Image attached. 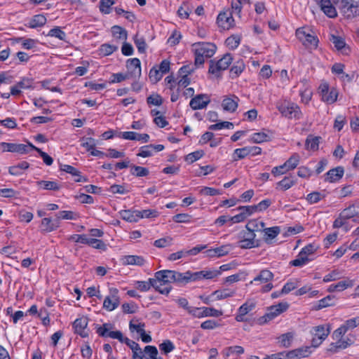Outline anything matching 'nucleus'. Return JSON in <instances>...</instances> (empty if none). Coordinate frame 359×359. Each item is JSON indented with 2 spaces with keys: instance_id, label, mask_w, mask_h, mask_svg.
<instances>
[{
  "instance_id": "1",
  "label": "nucleus",
  "mask_w": 359,
  "mask_h": 359,
  "mask_svg": "<svg viewBox=\"0 0 359 359\" xmlns=\"http://www.w3.org/2000/svg\"><path fill=\"white\" fill-rule=\"evenodd\" d=\"M276 107L280 115L286 118L299 120L303 117L300 107L290 100H280L276 103Z\"/></svg>"
},
{
  "instance_id": "2",
  "label": "nucleus",
  "mask_w": 359,
  "mask_h": 359,
  "mask_svg": "<svg viewBox=\"0 0 359 359\" xmlns=\"http://www.w3.org/2000/svg\"><path fill=\"white\" fill-rule=\"evenodd\" d=\"M216 49V46L212 43L198 42L192 44V50L195 54V64L202 65L205 59L214 55Z\"/></svg>"
},
{
  "instance_id": "3",
  "label": "nucleus",
  "mask_w": 359,
  "mask_h": 359,
  "mask_svg": "<svg viewBox=\"0 0 359 359\" xmlns=\"http://www.w3.org/2000/svg\"><path fill=\"white\" fill-rule=\"evenodd\" d=\"M273 273L267 269H263L262 270L259 274H257L253 280H252L249 284L252 285H261V284H265L261 289L262 292H269L273 287V285L271 283V280L273 279Z\"/></svg>"
},
{
  "instance_id": "4",
  "label": "nucleus",
  "mask_w": 359,
  "mask_h": 359,
  "mask_svg": "<svg viewBox=\"0 0 359 359\" xmlns=\"http://www.w3.org/2000/svg\"><path fill=\"white\" fill-rule=\"evenodd\" d=\"M296 36L306 46L316 48L318 45L317 36L309 27H304L297 29Z\"/></svg>"
},
{
  "instance_id": "5",
  "label": "nucleus",
  "mask_w": 359,
  "mask_h": 359,
  "mask_svg": "<svg viewBox=\"0 0 359 359\" xmlns=\"http://www.w3.org/2000/svg\"><path fill=\"white\" fill-rule=\"evenodd\" d=\"M330 333V326L328 324L313 327L311 330L312 346L316 348L327 337Z\"/></svg>"
},
{
  "instance_id": "6",
  "label": "nucleus",
  "mask_w": 359,
  "mask_h": 359,
  "mask_svg": "<svg viewBox=\"0 0 359 359\" xmlns=\"http://www.w3.org/2000/svg\"><path fill=\"white\" fill-rule=\"evenodd\" d=\"M357 214L358 212L356 211L355 207L354 205H350L341 212L339 217L334 220L333 223V227H344L345 231H348L349 229L346 226L347 220L355 217Z\"/></svg>"
},
{
  "instance_id": "7",
  "label": "nucleus",
  "mask_w": 359,
  "mask_h": 359,
  "mask_svg": "<svg viewBox=\"0 0 359 359\" xmlns=\"http://www.w3.org/2000/svg\"><path fill=\"white\" fill-rule=\"evenodd\" d=\"M318 93L320 95L321 100L327 104H333L337 100L338 90L334 87L330 86L326 82H323L320 85Z\"/></svg>"
},
{
  "instance_id": "8",
  "label": "nucleus",
  "mask_w": 359,
  "mask_h": 359,
  "mask_svg": "<svg viewBox=\"0 0 359 359\" xmlns=\"http://www.w3.org/2000/svg\"><path fill=\"white\" fill-rule=\"evenodd\" d=\"M189 314L194 318H203L205 317H219L223 313L222 311L211 307H194L189 310Z\"/></svg>"
},
{
  "instance_id": "9",
  "label": "nucleus",
  "mask_w": 359,
  "mask_h": 359,
  "mask_svg": "<svg viewBox=\"0 0 359 359\" xmlns=\"http://www.w3.org/2000/svg\"><path fill=\"white\" fill-rule=\"evenodd\" d=\"M120 304V297L118 290L115 287H111L109 290V294L105 297L103 302V308L107 311L115 310Z\"/></svg>"
},
{
  "instance_id": "10",
  "label": "nucleus",
  "mask_w": 359,
  "mask_h": 359,
  "mask_svg": "<svg viewBox=\"0 0 359 359\" xmlns=\"http://www.w3.org/2000/svg\"><path fill=\"white\" fill-rule=\"evenodd\" d=\"M232 60L233 58L231 54H225L216 63H211L209 67V72L212 74H217L219 71L226 69L231 65Z\"/></svg>"
},
{
  "instance_id": "11",
  "label": "nucleus",
  "mask_w": 359,
  "mask_h": 359,
  "mask_svg": "<svg viewBox=\"0 0 359 359\" xmlns=\"http://www.w3.org/2000/svg\"><path fill=\"white\" fill-rule=\"evenodd\" d=\"M29 143L26 145L23 144H15L8 142L0 143V151L2 152H14L19 154L28 153L29 151Z\"/></svg>"
},
{
  "instance_id": "12",
  "label": "nucleus",
  "mask_w": 359,
  "mask_h": 359,
  "mask_svg": "<svg viewBox=\"0 0 359 359\" xmlns=\"http://www.w3.org/2000/svg\"><path fill=\"white\" fill-rule=\"evenodd\" d=\"M289 307L287 302H280L276 305L271 306L267 309V311L264 315L265 320H271L283 312L286 311Z\"/></svg>"
},
{
  "instance_id": "13",
  "label": "nucleus",
  "mask_w": 359,
  "mask_h": 359,
  "mask_svg": "<svg viewBox=\"0 0 359 359\" xmlns=\"http://www.w3.org/2000/svg\"><path fill=\"white\" fill-rule=\"evenodd\" d=\"M240 99L235 95H229L223 97L222 107L224 111L233 113L238 108Z\"/></svg>"
},
{
  "instance_id": "14",
  "label": "nucleus",
  "mask_w": 359,
  "mask_h": 359,
  "mask_svg": "<svg viewBox=\"0 0 359 359\" xmlns=\"http://www.w3.org/2000/svg\"><path fill=\"white\" fill-rule=\"evenodd\" d=\"M164 149L163 144H148L141 147L137 156L147 158L154 156L156 152L161 151Z\"/></svg>"
},
{
  "instance_id": "15",
  "label": "nucleus",
  "mask_w": 359,
  "mask_h": 359,
  "mask_svg": "<svg viewBox=\"0 0 359 359\" xmlns=\"http://www.w3.org/2000/svg\"><path fill=\"white\" fill-rule=\"evenodd\" d=\"M210 99L206 94L198 95L193 97L189 103L194 110L204 109L210 103Z\"/></svg>"
},
{
  "instance_id": "16",
  "label": "nucleus",
  "mask_w": 359,
  "mask_h": 359,
  "mask_svg": "<svg viewBox=\"0 0 359 359\" xmlns=\"http://www.w3.org/2000/svg\"><path fill=\"white\" fill-rule=\"evenodd\" d=\"M359 325V316L347 320L342 325L335 330V336L339 337L345 334L348 330H352Z\"/></svg>"
},
{
  "instance_id": "17",
  "label": "nucleus",
  "mask_w": 359,
  "mask_h": 359,
  "mask_svg": "<svg viewBox=\"0 0 359 359\" xmlns=\"http://www.w3.org/2000/svg\"><path fill=\"white\" fill-rule=\"evenodd\" d=\"M217 23L224 29H229L233 26L234 20L232 13L228 12L220 13L217 17Z\"/></svg>"
},
{
  "instance_id": "18",
  "label": "nucleus",
  "mask_w": 359,
  "mask_h": 359,
  "mask_svg": "<svg viewBox=\"0 0 359 359\" xmlns=\"http://www.w3.org/2000/svg\"><path fill=\"white\" fill-rule=\"evenodd\" d=\"M344 334H341L340 337H337L335 336V330L332 334V338L336 341L335 343L330 344V351H336L337 349L341 348L344 349L352 344V341L349 339H343Z\"/></svg>"
},
{
  "instance_id": "19",
  "label": "nucleus",
  "mask_w": 359,
  "mask_h": 359,
  "mask_svg": "<svg viewBox=\"0 0 359 359\" xmlns=\"http://www.w3.org/2000/svg\"><path fill=\"white\" fill-rule=\"evenodd\" d=\"M311 347H300L287 352L289 359H299L308 357L311 353Z\"/></svg>"
},
{
  "instance_id": "20",
  "label": "nucleus",
  "mask_w": 359,
  "mask_h": 359,
  "mask_svg": "<svg viewBox=\"0 0 359 359\" xmlns=\"http://www.w3.org/2000/svg\"><path fill=\"white\" fill-rule=\"evenodd\" d=\"M330 41L334 44L335 48L342 54L348 55L350 52L349 47L346 44L344 39L335 35H331Z\"/></svg>"
},
{
  "instance_id": "21",
  "label": "nucleus",
  "mask_w": 359,
  "mask_h": 359,
  "mask_svg": "<svg viewBox=\"0 0 359 359\" xmlns=\"http://www.w3.org/2000/svg\"><path fill=\"white\" fill-rule=\"evenodd\" d=\"M88 325V319L86 317L79 318L74 322V328L75 332L81 335L82 337L88 336L86 327Z\"/></svg>"
},
{
  "instance_id": "22",
  "label": "nucleus",
  "mask_w": 359,
  "mask_h": 359,
  "mask_svg": "<svg viewBox=\"0 0 359 359\" xmlns=\"http://www.w3.org/2000/svg\"><path fill=\"white\" fill-rule=\"evenodd\" d=\"M353 285H354V281L351 279L347 278L346 280L339 281L336 284H332V285H329V287L327 288V291L329 292H341L348 287H353Z\"/></svg>"
},
{
  "instance_id": "23",
  "label": "nucleus",
  "mask_w": 359,
  "mask_h": 359,
  "mask_svg": "<svg viewBox=\"0 0 359 359\" xmlns=\"http://www.w3.org/2000/svg\"><path fill=\"white\" fill-rule=\"evenodd\" d=\"M140 60L137 58L128 59L126 62V67L130 74L135 76L141 75Z\"/></svg>"
},
{
  "instance_id": "24",
  "label": "nucleus",
  "mask_w": 359,
  "mask_h": 359,
  "mask_svg": "<svg viewBox=\"0 0 359 359\" xmlns=\"http://www.w3.org/2000/svg\"><path fill=\"white\" fill-rule=\"evenodd\" d=\"M233 249V247L230 244L224 245L214 249H210L207 250L206 253L209 257H222L224 256Z\"/></svg>"
},
{
  "instance_id": "25",
  "label": "nucleus",
  "mask_w": 359,
  "mask_h": 359,
  "mask_svg": "<svg viewBox=\"0 0 359 359\" xmlns=\"http://www.w3.org/2000/svg\"><path fill=\"white\" fill-rule=\"evenodd\" d=\"M255 307V304L251 303L248 304V302L241 305L237 311V314L236 316V320L238 322H244L247 320L245 316L252 311Z\"/></svg>"
},
{
  "instance_id": "26",
  "label": "nucleus",
  "mask_w": 359,
  "mask_h": 359,
  "mask_svg": "<svg viewBox=\"0 0 359 359\" xmlns=\"http://www.w3.org/2000/svg\"><path fill=\"white\" fill-rule=\"evenodd\" d=\"M344 172V170L342 167H337L326 173L325 180L329 182H337L343 177Z\"/></svg>"
},
{
  "instance_id": "27",
  "label": "nucleus",
  "mask_w": 359,
  "mask_h": 359,
  "mask_svg": "<svg viewBox=\"0 0 359 359\" xmlns=\"http://www.w3.org/2000/svg\"><path fill=\"white\" fill-rule=\"evenodd\" d=\"M173 277V271L171 270H162L155 273V278L166 285H170L171 283H174Z\"/></svg>"
},
{
  "instance_id": "28",
  "label": "nucleus",
  "mask_w": 359,
  "mask_h": 359,
  "mask_svg": "<svg viewBox=\"0 0 359 359\" xmlns=\"http://www.w3.org/2000/svg\"><path fill=\"white\" fill-rule=\"evenodd\" d=\"M46 22L47 19L45 15L38 14L31 18L26 25L29 28L36 29L43 27L46 25Z\"/></svg>"
},
{
  "instance_id": "29",
  "label": "nucleus",
  "mask_w": 359,
  "mask_h": 359,
  "mask_svg": "<svg viewBox=\"0 0 359 359\" xmlns=\"http://www.w3.org/2000/svg\"><path fill=\"white\" fill-rule=\"evenodd\" d=\"M320 7L329 18H335L337 15V11L330 0H321Z\"/></svg>"
},
{
  "instance_id": "30",
  "label": "nucleus",
  "mask_w": 359,
  "mask_h": 359,
  "mask_svg": "<svg viewBox=\"0 0 359 359\" xmlns=\"http://www.w3.org/2000/svg\"><path fill=\"white\" fill-rule=\"evenodd\" d=\"M60 169L62 171L69 173L72 176L75 177L74 180L76 182H86L87 181V179L85 177L81 176L80 175V172L72 165L62 164L60 165Z\"/></svg>"
},
{
  "instance_id": "31",
  "label": "nucleus",
  "mask_w": 359,
  "mask_h": 359,
  "mask_svg": "<svg viewBox=\"0 0 359 359\" xmlns=\"http://www.w3.org/2000/svg\"><path fill=\"white\" fill-rule=\"evenodd\" d=\"M120 217L128 222H136L138 221L137 210H124L119 212Z\"/></svg>"
},
{
  "instance_id": "32",
  "label": "nucleus",
  "mask_w": 359,
  "mask_h": 359,
  "mask_svg": "<svg viewBox=\"0 0 359 359\" xmlns=\"http://www.w3.org/2000/svg\"><path fill=\"white\" fill-rule=\"evenodd\" d=\"M123 264L125 265H137L144 264V260L142 257L137 255H126L122 258Z\"/></svg>"
},
{
  "instance_id": "33",
  "label": "nucleus",
  "mask_w": 359,
  "mask_h": 359,
  "mask_svg": "<svg viewBox=\"0 0 359 359\" xmlns=\"http://www.w3.org/2000/svg\"><path fill=\"white\" fill-rule=\"evenodd\" d=\"M151 283H152V287L163 294H168L171 290L170 285L163 284V282L156 278H151Z\"/></svg>"
},
{
  "instance_id": "34",
  "label": "nucleus",
  "mask_w": 359,
  "mask_h": 359,
  "mask_svg": "<svg viewBox=\"0 0 359 359\" xmlns=\"http://www.w3.org/2000/svg\"><path fill=\"white\" fill-rule=\"evenodd\" d=\"M236 291L229 288L218 290L213 292L215 300H222L229 297H232L235 295Z\"/></svg>"
},
{
  "instance_id": "35",
  "label": "nucleus",
  "mask_w": 359,
  "mask_h": 359,
  "mask_svg": "<svg viewBox=\"0 0 359 359\" xmlns=\"http://www.w3.org/2000/svg\"><path fill=\"white\" fill-rule=\"evenodd\" d=\"M29 168V163L26 161H22L18 164L11 166L8 169V172L11 175L18 176L23 174L24 170Z\"/></svg>"
},
{
  "instance_id": "36",
  "label": "nucleus",
  "mask_w": 359,
  "mask_h": 359,
  "mask_svg": "<svg viewBox=\"0 0 359 359\" xmlns=\"http://www.w3.org/2000/svg\"><path fill=\"white\" fill-rule=\"evenodd\" d=\"M296 184V181L292 176L285 177L281 181L278 182L276 184V189H280L283 191H286L290 189Z\"/></svg>"
},
{
  "instance_id": "37",
  "label": "nucleus",
  "mask_w": 359,
  "mask_h": 359,
  "mask_svg": "<svg viewBox=\"0 0 359 359\" xmlns=\"http://www.w3.org/2000/svg\"><path fill=\"white\" fill-rule=\"evenodd\" d=\"M57 227L58 225L54 224L50 218L45 217L41 220V231L43 233L51 232L55 230Z\"/></svg>"
},
{
  "instance_id": "38",
  "label": "nucleus",
  "mask_w": 359,
  "mask_h": 359,
  "mask_svg": "<svg viewBox=\"0 0 359 359\" xmlns=\"http://www.w3.org/2000/svg\"><path fill=\"white\" fill-rule=\"evenodd\" d=\"M299 161L300 156L298 154L294 153L283 163L284 167H285L288 171L292 170L297 167L299 163Z\"/></svg>"
},
{
  "instance_id": "39",
  "label": "nucleus",
  "mask_w": 359,
  "mask_h": 359,
  "mask_svg": "<svg viewBox=\"0 0 359 359\" xmlns=\"http://www.w3.org/2000/svg\"><path fill=\"white\" fill-rule=\"evenodd\" d=\"M270 140V135L265 132L253 133L250 137V141L253 143L260 144Z\"/></svg>"
},
{
  "instance_id": "40",
  "label": "nucleus",
  "mask_w": 359,
  "mask_h": 359,
  "mask_svg": "<svg viewBox=\"0 0 359 359\" xmlns=\"http://www.w3.org/2000/svg\"><path fill=\"white\" fill-rule=\"evenodd\" d=\"M111 32L114 38L122 41L127 39V32L121 27L117 25L113 26L111 27Z\"/></svg>"
},
{
  "instance_id": "41",
  "label": "nucleus",
  "mask_w": 359,
  "mask_h": 359,
  "mask_svg": "<svg viewBox=\"0 0 359 359\" xmlns=\"http://www.w3.org/2000/svg\"><path fill=\"white\" fill-rule=\"evenodd\" d=\"M47 36L49 37H54L62 41H65L67 37L66 33L62 31L60 27H55L51 29L47 34Z\"/></svg>"
},
{
  "instance_id": "42",
  "label": "nucleus",
  "mask_w": 359,
  "mask_h": 359,
  "mask_svg": "<svg viewBox=\"0 0 359 359\" xmlns=\"http://www.w3.org/2000/svg\"><path fill=\"white\" fill-rule=\"evenodd\" d=\"M29 149L36 151L40 156L42 158L43 163L47 165H51L53 163V159L46 152L42 151L40 149L36 147L32 144L29 143Z\"/></svg>"
},
{
  "instance_id": "43",
  "label": "nucleus",
  "mask_w": 359,
  "mask_h": 359,
  "mask_svg": "<svg viewBox=\"0 0 359 359\" xmlns=\"http://www.w3.org/2000/svg\"><path fill=\"white\" fill-rule=\"evenodd\" d=\"M320 137L309 136L306 140V148L309 150L316 151L318 149Z\"/></svg>"
},
{
  "instance_id": "44",
  "label": "nucleus",
  "mask_w": 359,
  "mask_h": 359,
  "mask_svg": "<svg viewBox=\"0 0 359 359\" xmlns=\"http://www.w3.org/2000/svg\"><path fill=\"white\" fill-rule=\"evenodd\" d=\"M310 261H311V259L305 257L299 252L297 258L290 262V264L294 266L302 267L307 264Z\"/></svg>"
},
{
  "instance_id": "45",
  "label": "nucleus",
  "mask_w": 359,
  "mask_h": 359,
  "mask_svg": "<svg viewBox=\"0 0 359 359\" xmlns=\"http://www.w3.org/2000/svg\"><path fill=\"white\" fill-rule=\"evenodd\" d=\"M241 43V37L238 35H232L228 37L225 41L226 46L229 48L236 49Z\"/></svg>"
},
{
  "instance_id": "46",
  "label": "nucleus",
  "mask_w": 359,
  "mask_h": 359,
  "mask_svg": "<svg viewBox=\"0 0 359 359\" xmlns=\"http://www.w3.org/2000/svg\"><path fill=\"white\" fill-rule=\"evenodd\" d=\"M158 215V211L152 209L137 210L138 220L143 218H154Z\"/></svg>"
},
{
  "instance_id": "47",
  "label": "nucleus",
  "mask_w": 359,
  "mask_h": 359,
  "mask_svg": "<svg viewBox=\"0 0 359 359\" xmlns=\"http://www.w3.org/2000/svg\"><path fill=\"white\" fill-rule=\"evenodd\" d=\"M294 338V334L292 332H287L281 334L279 337V343L284 347H289Z\"/></svg>"
},
{
  "instance_id": "48",
  "label": "nucleus",
  "mask_w": 359,
  "mask_h": 359,
  "mask_svg": "<svg viewBox=\"0 0 359 359\" xmlns=\"http://www.w3.org/2000/svg\"><path fill=\"white\" fill-rule=\"evenodd\" d=\"M245 65L243 61L236 62L231 69L230 73L232 78L238 76L244 70Z\"/></svg>"
},
{
  "instance_id": "49",
  "label": "nucleus",
  "mask_w": 359,
  "mask_h": 359,
  "mask_svg": "<svg viewBox=\"0 0 359 359\" xmlns=\"http://www.w3.org/2000/svg\"><path fill=\"white\" fill-rule=\"evenodd\" d=\"M325 197V195L323 193L318 192V191H314L312 193H310L306 196V201L310 204H314L318 202H319L320 200L324 198Z\"/></svg>"
},
{
  "instance_id": "50",
  "label": "nucleus",
  "mask_w": 359,
  "mask_h": 359,
  "mask_svg": "<svg viewBox=\"0 0 359 359\" xmlns=\"http://www.w3.org/2000/svg\"><path fill=\"white\" fill-rule=\"evenodd\" d=\"M342 277V272L338 269L332 271L323 278V282L328 283L340 279Z\"/></svg>"
},
{
  "instance_id": "51",
  "label": "nucleus",
  "mask_w": 359,
  "mask_h": 359,
  "mask_svg": "<svg viewBox=\"0 0 359 359\" xmlns=\"http://www.w3.org/2000/svg\"><path fill=\"white\" fill-rule=\"evenodd\" d=\"M334 297L332 296L328 295L320 300H319L316 306V309L317 310L322 309L327 306H330L334 304Z\"/></svg>"
},
{
  "instance_id": "52",
  "label": "nucleus",
  "mask_w": 359,
  "mask_h": 359,
  "mask_svg": "<svg viewBox=\"0 0 359 359\" xmlns=\"http://www.w3.org/2000/svg\"><path fill=\"white\" fill-rule=\"evenodd\" d=\"M173 280L174 282L177 283H189V271L185 273H179L173 271Z\"/></svg>"
},
{
  "instance_id": "53",
  "label": "nucleus",
  "mask_w": 359,
  "mask_h": 359,
  "mask_svg": "<svg viewBox=\"0 0 359 359\" xmlns=\"http://www.w3.org/2000/svg\"><path fill=\"white\" fill-rule=\"evenodd\" d=\"M249 155L248 147H243L234 150L232 158L233 161L243 159Z\"/></svg>"
},
{
  "instance_id": "54",
  "label": "nucleus",
  "mask_w": 359,
  "mask_h": 359,
  "mask_svg": "<svg viewBox=\"0 0 359 359\" xmlns=\"http://www.w3.org/2000/svg\"><path fill=\"white\" fill-rule=\"evenodd\" d=\"M57 219L76 220L78 219V214L72 211H60L57 214Z\"/></svg>"
},
{
  "instance_id": "55",
  "label": "nucleus",
  "mask_w": 359,
  "mask_h": 359,
  "mask_svg": "<svg viewBox=\"0 0 359 359\" xmlns=\"http://www.w3.org/2000/svg\"><path fill=\"white\" fill-rule=\"evenodd\" d=\"M204 155V152L202 150H198L189 154L185 157V161L189 163H193L194 162L201 158Z\"/></svg>"
},
{
  "instance_id": "56",
  "label": "nucleus",
  "mask_w": 359,
  "mask_h": 359,
  "mask_svg": "<svg viewBox=\"0 0 359 359\" xmlns=\"http://www.w3.org/2000/svg\"><path fill=\"white\" fill-rule=\"evenodd\" d=\"M224 128L233 129V124L231 122L223 121L209 126V129L211 130H219Z\"/></svg>"
},
{
  "instance_id": "57",
  "label": "nucleus",
  "mask_w": 359,
  "mask_h": 359,
  "mask_svg": "<svg viewBox=\"0 0 359 359\" xmlns=\"http://www.w3.org/2000/svg\"><path fill=\"white\" fill-rule=\"evenodd\" d=\"M81 146L84 147L88 151H91L96 145V141L92 137L82 138Z\"/></svg>"
},
{
  "instance_id": "58",
  "label": "nucleus",
  "mask_w": 359,
  "mask_h": 359,
  "mask_svg": "<svg viewBox=\"0 0 359 359\" xmlns=\"http://www.w3.org/2000/svg\"><path fill=\"white\" fill-rule=\"evenodd\" d=\"M130 172L133 175L137 177H144L148 175L149 172L147 168L137 165L132 166Z\"/></svg>"
},
{
  "instance_id": "59",
  "label": "nucleus",
  "mask_w": 359,
  "mask_h": 359,
  "mask_svg": "<svg viewBox=\"0 0 359 359\" xmlns=\"http://www.w3.org/2000/svg\"><path fill=\"white\" fill-rule=\"evenodd\" d=\"M299 280H292L286 283L282 288V293L284 294H288L291 291L294 290L299 286Z\"/></svg>"
},
{
  "instance_id": "60",
  "label": "nucleus",
  "mask_w": 359,
  "mask_h": 359,
  "mask_svg": "<svg viewBox=\"0 0 359 359\" xmlns=\"http://www.w3.org/2000/svg\"><path fill=\"white\" fill-rule=\"evenodd\" d=\"M114 4L113 0H101L100 3V10L104 14H109L111 12V6Z\"/></svg>"
},
{
  "instance_id": "61",
  "label": "nucleus",
  "mask_w": 359,
  "mask_h": 359,
  "mask_svg": "<svg viewBox=\"0 0 359 359\" xmlns=\"http://www.w3.org/2000/svg\"><path fill=\"white\" fill-rule=\"evenodd\" d=\"M118 48L116 46L104 43L100 46V54L106 56L112 54Z\"/></svg>"
},
{
  "instance_id": "62",
  "label": "nucleus",
  "mask_w": 359,
  "mask_h": 359,
  "mask_svg": "<svg viewBox=\"0 0 359 359\" xmlns=\"http://www.w3.org/2000/svg\"><path fill=\"white\" fill-rule=\"evenodd\" d=\"M39 186L46 190H58L60 186L53 181H41L39 182Z\"/></svg>"
},
{
  "instance_id": "63",
  "label": "nucleus",
  "mask_w": 359,
  "mask_h": 359,
  "mask_svg": "<svg viewBox=\"0 0 359 359\" xmlns=\"http://www.w3.org/2000/svg\"><path fill=\"white\" fill-rule=\"evenodd\" d=\"M257 245L256 241H252L250 238L246 239L245 238H241L238 242V246L242 249H250L256 247Z\"/></svg>"
},
{
  "instance_id": "64",
  "label": "nucleus",
  "mask_w": 359,
  "mask_h": 359,
  "mask_svg": "<svg viewBox=\"0 0 359 359\" xmlns=\"http://www.w3.org/2000/svg\"><path fill=\"white\" fill-rule=\"evenodd\" d=\"M144 352L148 355L147 359H158V350L154 346H146Z\"/></svg>"
}]
</instances>
